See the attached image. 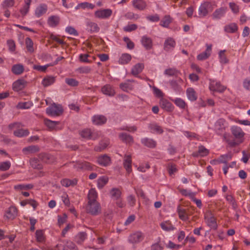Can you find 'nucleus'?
<instances>
[{
  "label": "nucleus",
  "instance_id": "6ab92c4d",
  "mask_svg": "<svg viewBox=\"0 0 250 250\" xmlns=\"http://www.w3.org/2000/svg\"><path fill=\"white\" fill-rule=\"evenodd\" d=\"M60 21V18L58 16L52 15L48 17L47 24L51 27H55L58 26Z\"/></svg>",
  "mask_w": 250,
  "mask_h": 250
},
{
  "label": "nucleus",
  "instance_id": "cd10ccee",
  "mask_svg": "<svg viewBox=\"0 0 250 250\" xmlns=\"http://www.w3.org/2000/svg\"><path fill=\"white\" fill-rule=\"evenodd\" d=\"M225 13L226 9L224 7L217 9L212 14V18L213 19H220L224 16Z\"/></svg>",
  "mask_w": 250,
  "mask_h": 250
},
{
  "label": "nucleus",
  "instance_id": "5701e85b",
  "mask_svg": "<svg viewBox=\"0 0 250 250\" xmlns=\"http://www.w3.org/2000/svg\"><path fill=\"white\" fill-rule=\"evenodd\" d=\"M133 82V80H127L124 83L120 84V88L124 91L132 90L133 88V85L131 83Z\"/></svg>",
  "mask_w": 250,
  "mask_h": 250
},
{
  "label": "nucleus",
  "instance_id": "680f3d73",
  "mask_svg": "<svg viewBox=\"0 0 250 250\" xmlns=\"http://www.w3.org/2000/svg\"><path fill=\"white\" fill-rule=\"evenodd\" d=\"M226 200L232 206L234 209H236L237 208V205L233 196L231 195H227L226 196Z\"/></svg>",
  "mask_w": 250,
  "mask_h": 250
},
{
  "label": "nucleus",
  "instance_id": "4468645a",
  "mask_svg": "<svg viewBox=\"0 0 250 250\" xmlns=\"http://www.w3.org/2000/svg\"><path fill=\"white\" fill-rule=\"evenodd\" d=\"M48 9L47 5L45 3L40 4L35 9V15L37 18H40L45 14Z\"/></svg>",
  "mask_w": 250,
  "mask_h": 250
},
{
  "label": "nucleus",
  "instance_id": "b1692460",
  "mask_svg": "<svg viewBox=\"0 0 250 250\" xmlns=\"http://www.w3.org/2000/svg\"><path fill=\"white\" fill-rule=\"evenodd\" d=\"M24 70L23 65L21 63L14 64L11 68L12 72L16 75L21 74Z\"/></svg>",
  "mask_w": 250,
  "mask_h": 250
},
{
  "label": "nucleus",
  "instance_id": "5fc2aeb1",
  "mask_svg": "<svg viewBox=\"0 0 250 250\" xmlns=\"http://www.w3.org/2000/svg\"><path fill=\"white\" fill-rule=\"evenodd\" d=\"M35 234L37 242L42 243L44 241L45 237L42 230H37Z\"/></svg>",
  "mask_w": 250,
  "mask_h": 250
},
{
  "label": "nucleus",
  "instance_id": "f704fd0d",
  "mask_svg": "<svg viewBox=\"0 0 250 250\" xmlns=\"http://www.w3.org/2000/svg\"><path fill=\"white\" fill-rule=\"evenodd\" d=\"M160 107L163 109H170L172 107V104L167 100L161 98L160 100Z\"/></svg>",
  "mask_w": 250,
  "mask_h": 250
},
{
  "label": "nucleus",
  "instance_id": "37998d69",
  "mask_svg": "<svg viewBox=\"0 0 250 250\" xmlns=\"http://www.w3.org/2000/svg\"><path fill=\"white\" fill-rule=\"evenodd\" d=\"M55 78L53 76H48L45 77L42 81V84L44 86H48L54 83Z\"/></svg>",
  "mask_w": 250,
  "mask_h": 250
},
{
  "label": "nucleus",
  "instance_id": "c756f323",
  "mask_svg": "<svg viewBox=\"0 0 250 250\" xmlns=\"http://www.w3.org/2000/svg\"><path fill=\"white\" fill-rule=\"evenodd\" d=\"M109 145V140L107 139L101 141L98 146H96L94 150L96 151H101L104 149Z\"/></svg>",
  "mask_w": 250,
  "mask_h": 250
},
{
  "label": "nucleus",
  "instance_id": "39448f33",
  "mask_svg": "<svg viewBox=\"0 0 250 250\" xmlns=\"http://www.w3.org/2000/svg\"><path fill=\"white\" fill-rule=\"evenodd\" d=\"M228 127V124L223 119H219L214 124V130L218 135L224 134L226 128Z\"/></svg>",
  "mask_w": 250,
  "mask_h": 250
},
{
  "label": "nucleus",
  "instance_id": "a211bd4d",
  "mask_svg": "<svg viewBox=\"0 0 250 250\" xmlns=\"http://www.w3.org/2000/svg\"><path fill=\"white\" fill-rule=\"evenodd\" d=\"M123 165L127 173H130L132 171V160L131 155H125Z\"/></svg>",
  "mask_w": 250,
  "mask_h": 250
},
{
  "label": "nucleus",
  "instance_id": "338daca9",
  "mask_svg": "<svg viewBox=\"0 0 250 250\" xmlns=\"http://www.w3.org/2000/svg\"><path fill=\"white\" fill-rule=\"evenodd\" d=\"M138 26L136 24H128L124 27L123 29L125 31L130 32L137 29Z\"/></svg>",
  "mask_w": 250,
  "mask_h": 250
},
{
  "label": "nucleus",
  "instance_id": "7ed1b4c3",
  "mask_svg": "<svg viewBox=\"0 0 250 250\" xmlns=\"http://www.w3.org/2000/svg\"><path fill=\"white\" fill-rule=\"evenodd\" d=\"M213 10L211 3L209 1H204L202 3L198 9L199 17L204 18Z\"/></svg>",
  "mask_w": 250,
  "mask_h": 250
},
{
  "label": "nucleus",
  "instance_id": "393cba45",
  "mask_svg": "<svg viewBox=\"0 0 250 250\" xmlns=\"http://www.w3.org/2000/svg\"><path fill=\"white\" fill-rule=\"evenodd\" d=\"M141 42L146 49L149 50L152 48V41L150 38L144 36L142 38Z\"/></svg>",
  "mask_w": 250,
  "mask_h": 250
},
{
  "label": "nucleus",
  "instance_id": "a19ab883",
  "mask_svg": "<svg viewBox=\"0 0 250 250\" xmlns=\"http://www.w3.org/2000/svg\"><path fill=\"white\" fill-rule=\"evenodd\" d=\"M98 197V194L95 189L92 188L89 190L88 194V202H96Z\"/></svg>",
  "mask_w": 250,
  "mask_h": 250
},
{
  "label": "nucleus",
  "instance_id": "0e129e2a",
  "mask_svg": "<svg viewBox=\"0 0 250 250\" xmlns=\"http://www.w3.org/2000/svg\"><path fill=\"white\" fill-rule=\"evenodd\" d=\"M65 83L70 86H77L79 84V82L75 79L66 78L65 79Z\"/></svg>",
  "mask_w": 250,
  "mask_h": 250
},
{
  "label": "nucleus",
  "instance_id": "423d86ee",
  "mask_svg": "<svg viewBox=\"0 0 250 250\" xmlns=\"http://www.w3.org/2000/svg\"><path fill=\"white\" fill-rule=\"evenodd\" d=\"M17 215V208L15 207L11 206L5 210L3 218L5 221L13 220Z\"/></svg>",
  "mask_w": 250,
  "mask_h": 250
},
{
  "label": "nucleus",
  "instance_id": "6e6d98bb",
  "mask_svg": "<svg viewBox=\"0 0 250 250\" xmlns=\"http://www.w3.org/2000/svg\"><path fill=\"white\" fill-rule=\"evenodd\" d=\"M30 163L31 167L35 169H41L42 168V165L36 158L31 159L30 161Z\"/></svg>",
  "mask_w": 250,
  "mask_h": 250
},
{
  "label": "nucleus",
  "instance_id": "c03bdc74",
  "mask_svg": "<svg viewBox=\"0 0 250 250\" xmlns=\"http://www.w3.org/2000/svg\"><path fill=\"white\" fill-rule=\"evenodd\" d=\"M141 142L145 146L150 148L155 147L156 145V143L155 141L148 138L143 139Z\"/></svg>",
  "mask_w": 250,
  "mask_h": 250
},
{
  "label": "nucleus",
  "instance_id": "f3484780",
  "mask_svg": "<svg viewBox=\"0 0 250 250\" xmlns=\"http://www.w3.org/2000/svg\"><path fill=\"white\" fill-rule=\"evenodd\" d=\"M132 2L133 6L140 11H143L147 7V4L144 0H133Z\"/></svg>",
  "mask_w": 250,
  "mask_h": 250
},
{
  "label": "nucleus",
  "instance_id": "6e6552de",
  "mask_svg": "<svg viewBox=\"0 0 250 250\" xmlns=\"http://www.w3.org/2000/svg\"><path fill=\"white\" fill-rule=\"evenodd\" d=\"M145 238L144 234L141 231H136L131 234L128 237V242L132 244L139 243Z\"/></svg>",
  "mask_w": 250,
  "mask_h": 250
},
{
  "label": "nucleus",
  "instance_id": "f8f14e48",
  "mask_svg": "<svg viewBox=\"0 0 250 250\" xmlns=\"http://www.w3.org/2000/svg\"><path fill=\"white\" fill-rule=\"evenodd\" d=\"M176 46V42L173 38L168 37L166 39L164 43V49L167 52L172 51Z\"/></svg>",
  "mask_w": 250,
  "mask_h": 250
},
{
  "label": "nucleus",
  "instance_id": "20e7f679",
  "mask_svg": "<svg viewBox=\"0 0 250 250\" xmlns=\"http://www.w3.org/2000/svg\"><path fill=\"white\" fill-rule=\"evenodd\" d=\"M204 219L207 225L211 229L215 230L217 229L216 219L211 211L208 210L205 212Z\"/></svg>",
  "mask_w": 250,
  "mask_h": 250
},
{
  "label": "nucleus",
  "instance_id": "e2e57ef3",
  "mask_svg": "<svg viewBox=\"0 0 250 250\" xmlns=\"http://www.w3.org/2000/svg\"><path fill=\"white\" fill-rule=\"evenodd\" d=\"M231 159V156L229 154H225L220 156L217 160L219 163H226Z\"/></svg>",
  "mask_w": 250,
  "mask_h": 250
},
{
  "label": "nucleus",
  "instance_id": "9b49d317",
  "mask_svg": "<svg viewBox=\"0 0 250 250\" xmlns=\"http://www.w3.org/2000/svg\"><path fill=\"white\" fill-rule=\"evenodd\" d=\"M73 167L77 171L91 170L93 169V166L87 162L77 163L74 165Z\"/></svg>",
  "mask_w": 250,
  "mask_h": 250
},
{
  "label": "nucleus",
  "instance_id": "3c124183",
  "mask_svg": "<svg viewBox=\"0 0 250 250\" xmlns=\"http://www.w3.org/2000/svg\"><path fill=\"white\" fill-rule=\"evenodd\" d=\"M174 104L180 108L184 109L187 107L184 100L180 98H177L173 100Z\"/></svg>",
  "mask_w": 250,
  "mask_h": 250
},
{
  "label": "nucleus",
  "instance_id": "ddd939ff",
  "mask_svg": "<svg viewBox=\"0 0 250 250\" xmlns=\"http://www.w3.org/2000/svg\"><path fill=\"white\" fill-rule=\"evenodd\" d=\"M207 48L205 52L199 54L197 57V60L199 61H203L208 59L211 55L212 50V45L206 44Z\"/></svg>",
  "mask_w": 250,
  "mask_h": 250
},
{
  "label": "nucleus",
  "instance_id": "69168bd1",
  "mask_svg": "<svg viewBox=\"0 0 250 250\" xmlns=\"http://www.w3.org/2000/svg\"><path fill=\"white\" fill-rule=\"evenodd\" d=\"M11 167V163L9 161L0 163V171H6L9 169Z\"/></svg>",
  "mask_w": 250,
  "mask_h": 250
},
{
  "label": "nucleus",
  "instance_id": "4c0bfd02",
  "mask_svg": "<svg viewBox=\"0 0 250 250\" xmlns=\"http://www.w3.org/2000/svg\"><path fill=\"white\" fill-rule=\"evenodd\" d=\"M238 27L236 24L234 23H231L228 25H226L224 27V31L229 33H233L237 31Z\"/></svg>",
  "mask_w": 250,
  "mask_h": 250
},
{
  "label": "nucleus",
  "instance_id": "e433bc0d",
  "mask_svg": "<svg viewBox=\"0 0 250 250\" xmlns=\"http://www.w3.org/2000/svg\"><path fill=\"white\" fill-rule=\"evenodd\" d=\"M131 60V56L127 53L123 54L119 60V62L121 64L128 63Z\"/></svg>",
  "mask_w": 250,
  "mask_h": 250
},
{
  "label": "nucleus",
  "instance_id": "7c9ffc66",
  "mask_svg": "<svg viewBox=\"0 0 250 250\" xmlns=\"http://www.w3.org/2000/svg\"><path fill=\"white\" fill-rule=\"evenodd\" d=\"M177 212L179 217L183 221H187L188 219V215L186 210L182 208L180 206L177 207Z\"/></svg>",
  "mask_w": 250,
  "mask_h": 250
},
{
  "label": "nucleus",
  "instance_id": "bb28decb",
  "mask_svg": "<svg viewBox=\"0 0 250 250\" xmlns=\"http://www.w3.org/2000/svg\"><path fill=\"white\" fill-rule=\"evenodd\" d=\"M120 139L124 143L131 145L133 143L132 137L125 133H120L119 135Z\"/></svg>",
  "mask_w": 250,
  "mask_h": 250
},
{
  "label": "nucleus",
  "instance_id": "412c9836",
  "mask_svg": "<svg viewBox=\"0 0 250 250\" xmlns=\"http://www.w3.org/2000/svg\"><path fill=\"white\" fill-rule=\"evenodd\" d=\"M40 150V147L37 145H32L25 147L22 149V152L25 155L36 153Z\"/></svg>",
  "mask_w": 250,
  "mask_h": 250
},
{
  "label": "nucleus",
  "instance_id": "4be33fe9",
  "mask_svg": "<svg viewBox=\"0 0 250 250\" xmlns=\"http://www.w3.org/2000/svg\"><path fill=\"white\" fill-rule=\"evenodd\" d=\"M106 118L103 115H95L92 117V121L95 125H102L106 123Z\"/></svg>",
  "mask_w": 250,
  "mask_h": 250
},
{
  "label": "nucleus",
  "instance_id": "aec40b11",
  "mask_svg": "<svg viewBox=\"0 0 250 250\" xmlns=\"http://www.w3.org/2000/svg\"><path fill=\"white\" fill-rule=\"evenodd\" d=\"M87 30L90 33H97L100 30L98 25L94 22L88 21L86 23Z\"/></svg>",
  "mask_w": 250,
  "mask_h": 250
},
{
  "label": "nucleus",
  "instance_id": "603ef678",
  "mask_svg": "<svg viewBox=\"0 0 250 250\" xmlns=\"http://www.w3.org/2000/svg\"><path fill=\"white\" fill-rule=\"evenodd\" d=\"M108 178L106 176H102L98 179L97 185L99 188H102L108 182Z\"/></svg>",
  "mask_w": 250,
  "mask_h": 250
},
{
  "label": "nucleus",
  "instance_id": "c9c22d12",
  "mask_svg": "<svg viewBox=\"0 0 250 250\" xmlns=\"http://www.w3.org/2000/svg\"><path fill=\"white\" fill-rule=\"evenodd\" d=\"M148 127L150 130V131L152 133L161 134L163 132V130L161 127L155 123L150 124Z\"/></svg>",
  "mask_w": 250,
  "mask_h": 250
},
{
  "label": "nucleus",
  "instance_id": "c85d7f7f",
  "mask_svg": "<svg viewBox=\"0 0 250 250\" xmlns=\"http://www.w3.org/2000/svg\"><path fill=\"white\" fill-rule=\"evenodd\" d=\"M186 94L188 98L191 101H196L197 99L196 93L193 88L189 87L187 88Z\"/></svg>",
  "mask_w": 250,
  "mask_h": 250
},
{
  "label": "nucleus",
  "instance_id": "2eb2a0df",
  "mask_svg": "<svg viewBox=\"0 0 250 250\" xmlns=\"http://www.w3.org/2000/svg\"><path fill=\"white\" fill-rule=\"evenodd\" d=\"M102 92L108 96L112 97L115 94V90L114 87L110 84H105L101 88Z\"/></svg>",
  "mask_w": 250,
  "mask_h": 250
},
{
  "label": "nucleus",
  "instance_id": "0eeeda50",
  "mask_svg": "<svg viewBox=\"0 0 250 250\" xmlns=\"http://www.w3.org/2000/svg\"><path fill=\"white\" fill-rule=\"evenodd\" d=\"M112 11L110 9H100L94 12L96 18L101 19H108L112 15Z\"/></svg>",
  "mask_w": 250,
  "mask_h": 250
},
{
  "label": "nucleus",
  "instance_id": "4d7b16f0",
  "mask_svg": "<svg viewBox=\"0 0 250 250\" xmlns=\"http://www.w3.org/2000/svg\"><path fill=\"white\" fill-rule=\"evenodd\" d=\"M91 130L90 129L85 128L80 131L79 134L82 138L86 139H90Z\"/></svg>",
  "mask_w": 250,
  "mask_h": 250
},
{
  "label": "nucleus",
  "instance_id": "f03ea898",
  "mask_svg": "<svg viewBox=\"0 0 250 250\" xmlns=\"http://www.w3.org/2000/svg\"><path fill=\"white\" fill-rule=\"evenodd\" d=\"M85 209L87 213L94 216L100 214L102 211L101 205L98 201L88 202Z\"/></svg>",
  "mask_w": 250,
  "mask_h": 250
},
{
  "label": "nucleus",
  "instance_id": "a878e982",
  "mask_svg": "<svg viewBox=\"0 0 250 250\" xmlns=\"http://www.w3.org/2000/svg\"><path fill=\"white\" fill-rule=\"evenodd\" d=\"M144 68V65L142 63H138L133 66L131 69V74L134 76H137L140 74Z\"/></svg>",
  "mask_w": 250,
  "mask_h": 250
},
{
  "label": "nucleus",
  "instance_id": "f257e3e1",
  "mask_svg": "<svg viewBox=\"0 0 250 250\" xmlns=\"http://www.w3.org/2000/svg\"><path fill=\"white\" fill-rule=\"evenodd\" d=\"M231 131L236 141L227 140V142L230 146H233L238 145L243 142L245 133L240 127L233 126L231 128Z\"/></svg>",
  "mask_w": 250,
  "mask_h": 250
},
{
  "label": "nucleus",
  "instance_id": "052dcab7",
  "mask_svg": "<svg viewBox=\"0 0 250 250\" xmlns=\"http://www.w3.org/2000/svg\"><path fill=\"white\" fill-rule=\"evenodd\" d=\"M15 1L14 0H4L1 5L2 8L7 9L13 7L15 4Z\"/></svg>",
  "mask_w": 250,
  "mask_h": 250
},
{
  "label": "nucleus",
  "instance_id": "774afa93",
  "mask_svg": "<svg viewBox=\"0 0 250 250\" xmlns=\"http://www.w3.org/2000/svg\"><path fill=\"white\" fill-rule=\"evenodd\" d=\"M209 153V151L204 146H200L198 147V153L200 154V157L207 156Z\"/></svg>",
  "mask_w": 250,
  "mask_h": 250
},
{
  "label": "nucleus",
  "instance_id": "ea45409f",
  "mask_svg": "<svg viewBox=\"0 0 250 250\" xmlns=\"http://www.w3.org/2000/svg\"><path fill=\"white\" fill-rule=\"evenodd\" d=\"M29 132L27 129H23L20 128L19 129L15 130L14 131V134L15 136L18 137H22L28 136Z\"/></svg>",
  "mask_w": 250,
  "mask_h": 250
},
{
  "label": "nucleus",
  "instance_id": "49530a36",
  "mask_svg": "<svg viewBox=\"0 0 250 250\" xmlns=\"http://www.w3.org/2000/svg\"><path fill=\"white\" fill-rule=\"evenodd\" d=\"M226 51V50H220L218 53L219 62L221 64H226L229 62V60L225 54Z\"/></svg>",
  "mask_w": 250,
  "mask_h": 250
},
{
  "label": "nucleus",
  "instance_id": "473e14b6",
  "mask_svg": "<svg viewBox=\"0 0 250 250\" xmlns=\"http://www.w3.org/2000/svg\"><path fill=\"white\" fill-rule=\"evenodd\" d=\"M121 194V191L117 188H113L110 191L111 197L114 200H119L120 199Z\"/></svg>",
  "mask_w": 250,
  "mask_h": 250
},
{
  "label": "nucleus",
  "instance_id": "13d9d810",
  "mask_svg": "<svg viewBox=\"0 0 250 250\" xmlns=\"http://www.w3.org/2000/svg\"><path fill=\"white\" fill-rule=\"evenodd\" d=\"M170 85L172 88L176 92H180L182 90V86L179 83L175 80H172L170 82Z\"/></svg>",
  "mask_w": 250,
  "mask_h": 250
},
{
  "label": "nucleus",
  "instance_id": "2f4dec72",
  "mask_svg": "<svg viewBox=\"0 0 250 250\" xmlns=\"http://www.w3.org/2000/svg\"><path fill=\"white\" fill-rule=\"evenodd\" d=\"M160 226L162 229L167 231L174 230L175 229L169 220L162 222L160 224Z\"/></svg>",
  "mask_w": 250,
  "mask_h": 250
},
{
  "label": "nucleus",
  "instance_id": "bf43d9fd",
  "mask_svg": "<svg viewBox=\"0 0 250 250\" xmlns=\"http://www.w3.org/2000/svg\"><path fill=\"white\" fill-rule=\"evenodd\" d=\"M125 17L126 19L130 20H137L140 18V16L139 15L137 14H135L132 12H127L125 15Z\"/></svg>",
  "mask_w": 250,
  "mask_h": 250
},
{
  "label": "nucleus",
  "instance_id": "1a4fd4ad",
  "mask_svg": "<svg viewBox=\"0 0 250 250\" xmlns=\"http://www.w3.org/2000/svg\"><path fill=\"white\" fill-rule=\"evenodd\" d=\"M209 89L211 91L218 92H223L226 89V87L222 85L219 82L215 80H209Z\"/></svg>",
  "mask_w": 250,
  "mask_h": 250
},
{
  "label": "nucleus",
  "instance_id": "79ce46f5",
  "mask_svg": "<svg viewBox=\"0 0 250 250\" xmlns=\"http://www.w3.org/2000/svg\"><path fill=\"white\" fill-rule=\"evenodd\" d=\"M171 22V19L169 15H166L161 21L160 25L162 27L167 28Z\"/></svg>",
  "mask_w": 250,
  "mask_h": 250
},
{
  "label": "nucleus",
  "instance_id": "8fccbe9b",
  "mask_svg": "<svg viewBox=\"0 0 250 250\" xmlns=\"http://www.w3.org/2000/svg\"><path fill=\"white\" fill-rule=\"evenodd\" d=\"M87 236L86 233L84 232H79L75 238V241L78 244H82L84 240L86 239Z\"/></svg>",
  "mask_w": 250,
  "mask_h": 250
},
{
  "label": "nucleus",
  "instance_id": "de8ad7c7",
  "mask_svg": "<svg viewBox=\"0 0 250 250\" xmlns=\"http://www.w3.org/2000/svg\"><path fill=\"white\" fill-rule=\"evenodd\" d=\"M44 122L46 126L50 130L56 129V126L59 124V122L52 121L48 119H44Z\"/></svg>",
  "mask_w": 250,
  "mask_h": 250
},
{
  "label": "nucleus",
  "instance_id": "dca6fc26",
  "mask_svg": "<svg viewBox=\"0 0 250 250\" xmlns=\"http://www.w3.org/2000/svg\"><path fill=\"white\" fill-rule=\"evenodd\" d=\"M97 162L102 166L106 167L110 164L111 159L106 154L102 155L98 158Z\"/></svg>",
  "mask_w": 250,
  "mask_h": 250
},
{
  "label": "nucleus",
  "instance_id": "09e8293b",
  "mask_svg": "<svg viewBox=\"0 0 250 250\" xmlns=\"http://www.w3.org/2000/svg\"><path fill=\"white\" fill-rule=\"evenodd\" d=\"M34 188V185L31 184H20L15 185L14 186V189L17 190H27L32 189Z\"/></svg>",
  "mask_w": 250,
  "mask_h": 250
},
{
  "label": "nucleus",
  "instance_id": "58836bf2",
  "mask_svg": "<svg viewBox=\"0 0 250 250\" xmlns=\"http://www.w3.org/2000/svg\"><path fill=\"white\" fill-rule=\"evenodd\" d=\"M61 183L63 186L66 187H68L71 186H74L77 184V180L76 179H74L72 180L69 179H63L61 180Z\"/></svg>",
  "mask_w": 250,
  "mask_h": 250
},
{
  "label": "nucleus",
  "instance_id": "864d4df0",
  "mask_svg": "<svg viewBox=\"0 0 250 250\" xmlns=\"http://www.w3.org/2000/svg\"><path fill=\"white\" fill-rule=\"evenodd\" d=\"M33 44V41L30 38L27 37L25 39V45L27 50L31 53H33L34 51Z\"/></svg>",
  "mask_w": 250,
  "mask_h": 250
},
{
  "label": "nucleus",
  "instance_id": "72a5a7b5",
  "mask_svg": "<svg viewBox=\"0 0 250 250\" xmlns=\"http://www.w3.org/2000/svg\"><path fill=\"white\" fill-rule=\"evenodd\" d=\"M31 1L32 0H24V5L20 10V13L23 16H24L28 13Z\"/></svg>",
  "mask_w": 250,
  "mask_h": 250
},
{
  "label": "nucleus",
  "instance_id": "a18cd8bd",
  "mask_svg": "<svg viewBox=\"0 0 250 250\" xmlns=\"http://www.w3.org/2000/svg\"><path fill=\"white\" fill-rule=\"evenodd\" d=\"M32 105V103L29 101L21 102L17 104V108L19 109H28L30 108Z\"/></svg>",
  "mask_w": 250,
  "mask_h": 250
},
{
  "label": "nucleus",
  "instance_id": "9d476101",
  "mask_svg": "<svg viewBox=\"0 0 250 250\" xmlns=\"http://www.w3.org/2000/svg\"><path fill=\"white\" fill-rule=\"evenodd\" d=\"M27 82L23 79H19L12 84V89L14 91L19 92L23 90L27 85Z\"/></svg>",
  "mask_w": 250,
  "mask_h": 250
}]
</instances>
